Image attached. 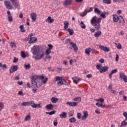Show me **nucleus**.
Here are the masks:
<instances>
[{
    "label": "nucleus",
    "mask_w": 127,
    "mask_h": 127,
    "mask_svg": "<svg viewBox=\"0 0 127 127\" xmlns=\"http://www.w3.org/2000/svg\"><path fill=\"white\" fill-rule=\"evenodd\" d=\"M90 52H91V48H88L85 50V53L86 55H90Z\"/></svg>",
    "instance_id": "obj_32"
},
{
    "label": "nucleus",
    "mask_w": 127,
    "mask_h": 127,
    "mask_svg": "<svg viewBox=\"0 0 127 127\" xmlns=\"http://www.w3.org/2000/svg\"><path fill=\"white\" fill-rule=\"evenodd\" d=\"M127 120H124L121 124L120 127H125L126 126H127Z\"/></svg>",
    "instance_id": "obj_29"
},
{
    "label": "nucleus",
    "mask_w": 127,
    "mask_h": 127,
    "mask_svg": "<svg viewBox=\"0 0 127 127\" xmlns=\"http://www.w3.org/2000/svg\"><path fill=\"white\" fill-rule=\"evenodd\" d=\"M24 66H25V67L26 70H29V69H30V64H25Z\"/></svg>",
    "instance_id": "obj_46"
},
{
    "label": "nucleus",
    "mask_w": 127,
    "mask_h": 127,
    "mask_svg": "<svg viewBox=\"0 0 127 127\" xmlns=\"http://www.w3.org/2000/svg\"><path fill=\"white\" fill-rule=\"evenodd\" d=\"M18 4H19V3L18 2H17L14 4H13V5H14V6L16 8H17V7H18Z\"/></svg>",
    "instance_id": "obj_54"
},
{
    "label": "nucleus",
    "mask_w": 127,
    "mask_h": 127,
    "mask_svg": "<svg viewBox=\"0 0 127 127\" xmlns=\"http://www.w3.org/2000/svg\"><path fill=\"white\" fill-rule=\"evenodd\" d=\"M31 18H32V21H35L37 17V14L36 13H32L30 14Z\"/></svg>",
    "instance_id": "obj_13"
},
{
    "label": "nucleus",
    "mask_w": 127,
    "mask_h": 127,
    "mask_svg": "<svg viewBox=\"0 0 127 127\" xmlns=\"http://www.w3.org/2000/svg\"><path fill=\"white\" fill-rule=\"evenodd\" d=\"M46 22H49V23H52L54 22V19L52 18L51 17L49 16L47 19H46Z\"/></svg>",
    "instance_id": "obj_22"
},
{
    "label": "nucleus",
    "mask_w": 127,
    "mask_h": 127,
    "mask_svg": "<svg viewBox=\"0 0 127 127\" xmlns=\"http://www.w3.org/2000/svg\"><path fill=\"white\" fill-rule=\"evenodd\" d=\"M123 100H124V101H127V96H123Z\"/></svg>",
    "instance_id": "obj_64"
},
{
    "label": "nucleus",
    "mask_w": 127,
    "mask_h": 127,
    "mask_svg": "<svg viewBox=\"0 0 127 127\" xmlns=\"http://www.w3.org/2000/svg\"><path fill=\"white\" fill-rule=\"evenodd\" d=\"M10 1H11L12 4L16 3V2H17V0H10Z\"/></svg>",
    "instance_id": "obj_59"
},
{
    "label": "nucleus",
    "mask_w": 127,
    "mask_h": 127,
    "mask_svg": "<svg viewBox=\"0 0 127 127\" xmlns=\"http://www.w3.org/2000/svg\"><path fill=\"white\" fill-rule=\"evenodd\" d=\"M17 65H13L9 69V73L10 74H12L13 72H15V71H17L18 70Z\"/></svg>",
    "instance_id": "obj_9"
},
{
    "label": "nucleus",
    "mask_w": 127,
    "mask_h": 127,
    "mask_svg": "<svg viewBox=\"0 0 127 127\" xmlns=\"http://www.w3.org/2000/svg\"><path fill=\"white\" fill-rule=\"evenodd\" d=\"M19 74H18V75H16L15 77V78H14V80H19Z\"/></svg>",
    "instance_id": "obj_60"
},
{
    "label": "nucleus",
    "mask_w": 127,
    "mask_h": 127,
    "mask_svg": "<svg viewBox=\"0 0 127 127\" xmlns=\"http://www.w3.org/2000/svg\"><path fill=\"white\" fill-rule=\"evenodd\" d=\"M8 17V21H9L10 22H12V17L11 16V15H8L7 16Z\"/></svg>",
    "instance_id": "obj_45"
},
{
    "label": "nucleus",
    "mask_w": 127,
    "mask_h": 127,
    "mask_svg": "<svg viewBox=\"0 0 127 127\" xmlns=\"http://www.w3.org/2000/svg\"><path fill=\"white\" fill-rule=\"evenodd\" d=\"M31 103L32 102H30V101H29V102H24L22 103L21 104V105L23 107H26V106H30V105H31Z\"/></svg>",
    "instance_id": "obj_21"
},
{
    "label": "nucleus",
    "mask_w": 127,
    "mask_h": 127,
    "mask_svg": "<svg viewBox=\"0 0 127 127\" xmlns=\"http://www.w3.org/2000/svg\"><path fill=\"white\" fill-rule=\"evenodd\" d=\"M113 17L114 22H118L119 21V17L116 14H113Z\"/></svg>",
    "instance_id": "obj_27"
},
{
    "label": "nucleus",
    "mask_w": 127,
    "mask_h": 127,
    "mask_svg": "<svg viewBox=\"0 0 127 127\" xmlns=\"http://www.w3.org/2000/svg\"><path fill=\"white\" fill-rule=\"evenodd\" d=\"M99 20H100V21L102 20L101 18L99 17L98 18V17L94 16L91 18L90 20V23L92 25H94V24H96V23H98V21H99Z\"/></svg>",
    "instance_id": "obj_5"
},
{
    "label": "nucleus",
    "mask_w": 127,
    "mask_h": 127,
    "mask_svg": "<svg viewBox=\"0 0 127 127\" xmlns=\"http://www.w3.org/2000/svg\"><path fill=\"white\" fill-rule=\"evenodd\" d=\"M36 41H37V38L36 37L30 38V41H29L30 44L35 43Z\"/></svg>",
    "instance_id": "obj_19"
},
{
    "label": "nucleus",
    "mask_w": 127,
    "mask_h": 127,
    "mask_svg": "<svg viewBox=\"0 0 127 127\" xmlns=\"http://www.w3.org/2000/svg\"><path fill=\"white\" fill-rule=\"evenodd\" d=\"M123 116L126 118L125 120L127 121V112H124Z\"/></svg>",
    "instance_id": "obj_53"
},
{
    "label": "nucleus",
    "mask_w": 127,
    "mask_h": 127,
    "mask_svg": "<svg viewBox=\"0 0 127 127\" xmlns=\"http://www.w3.org/2000/svg\"><path fill=\"white\" fill-rule=\"evenodd\" d=\"M111 92H112V94H114V95H117V91H116V90L112 89Z\"/></svg>",
    "instance_id": "obj_58"
},
{
    "label": "nucleus",
    "mask_w": 127,
    "mask_h": 127,
    "mask_svg": "<svg viewBox=\"0 0 127 127\" xmlns=\"http://www.w3.org/2000/svg\"><path fill=\"white\" fill-rule=\"evenodd\" d=\"M94 11L98 14H101V10L99 9V8L96 7L94 8Z\"/></svg>",
    "instance_id": "obj_36"
},
{
    "label": "nucleus",
    "mask_w": 127,
    "mask_h": 127,
    "mask_svg": "<svg viewBox=\"0 0 127 127\" xmlns=\"http://www.w3.org/2000/svg\"><path fill=\"white\" fill-rule=\"evenodd\" d=\"M100 23H101V21L99 19L98 20L97 23L94 24V25H92L93 26H94L96 30H100V29H101V24Z\"/></svg>",
    "instance_id": "obj_8"
},
{
    "label": "nucleus",
    "mask_w": 127,
    "mask_h": 127,
    "mask_svg": "<svg viewBox=\"0 0 127 127\" xmlns=\"http://www.w3.org/2000/svg\"><path fill=\"white\" fill-rule=\"evenodd\" d=\"M57 72H59V73H60V72L61 71H62V68L61 67H57Z\"/></svg>",
    "instance_id": "obj_61"
},
{
    "label": "nucleus",
    "mask_w": 127,
    "mask_h": 127,
    "mask_svg": "<svg viewBox=\"0 0 127 127\" xmlns=\"http://www.w3.org/2000/svg\"><path fill=\"white\" fill-rule=\"evenodd\" d=\"M100 35H102V32L101 31L96 32L94 34L95 37H100Z\"/></svg>",
    "instance_id": "obj_28"
},
{
    "label": "nucleus",
    "mask_w": 127,
    "mask_h": 127,
    "mask_svg": "<svg viewBox=\"0 0 127 127\" xmlns=\"http://www.w3.org/2000/svg\"><path fill=\"white\" fill-rule=\"evenodd\" d=\"M120 77L121 78V79H122V80H124V82H125V83H127V75H125L124 74V73H120Z\"/></svg>",
    "instance_id": "obj_10"
},
{
    "label": "nucleus",
    "mask_w": 127,
    "mask_h": 127,
    "mask_svg": "<svg viewBox=\"0 0 127 127\" xmlns=\"http://www.w3.org/2000/svg\"><path fill=\"white\" fill-rule=\"evenodd\" d=\"M115 44H116V47H117V48H118V49H122V45H121V44L115 43Z\"/></svg>",
    "instance_id": "obj_44"
},
{
    "label": "nucleus",
    "mask_w": 127,
    "mask_h": 127,
    "mask_svg": "<svg viewBox=\"0 0 127 127\" xmlns=\"http://www.w3.org/2000/svg\"><path fill=\"white\" fill-rule=\"evenodd\" d=\"M21 56L22 57V58H26V55L25 53H24V52L22 51L21 53Z\"/></svg>",
    "instance_id": "obj_43"
},
{
    "label": "nucleus",
    "mask_w": 127,
    "mask_h": 127,
    "mask_svg": "<svg viewBox=\"0 0 127 127\" xmlns=\"http://www.w3.org/2000/svg\"><path fill=\"white\" fill-rule=\"evenodd\" d=\"M66 105H68L71 107H76V106H78V103L74 102H66Z\"/></svg>",
    "instance_id": "obj_17"
},
{
    "label": "nucleus",
    "mask_w": 127,
    "mask_h": 127,
    "mask_svg": "<svg viewBox=\"0 0 127 127\" xmlns=\"http://www.w3.org/2000/svg\"><path fill=\"white\" fill-rule=\"evenodd\" d=\"M114 2H125V0H113Z\"/></svg>",
    "instance_id": "obj_48"
},
{
    "label": "nucleus",
    "mask_w": 127,
    "mask_h": 127,
    "mask_svg": "<svg viewBox=\"0 0 127 127\" xmlns=\"http://www.w3.org/2000/svg\"><path fill=\"white\" fill-rule=\"evenodd\" d=\"M69 33V35H73L74 34V30L71 28H68L66 30Z\"/></svg>",
    "instance_id": "obj_30"
},
{
    "label": "nucleus",
    "mask_w": 127,
    "mask_h": 127,
    "mask_svg": "<svg viewBox=\"0 0 127 127\" xmlns=\"http://www.w3.org/2000/svg\"><path fill=\"white\" fill-rule=\"evenodd\" d=\"M77 118V119H78V120H80V119H82V114L78 113Z\"/></svg>",
    "instance_id": "obj_49"
},
{
    "label": "nucleus",
    "mask_w": 127,
    "mask_h": 127,
    "mask_svg": "<svg viewBox=\"0 0 127 127\" xmlns=\"http://www.w3.org/2000/svg\"><path fill=\"white\" fill-rule=\"evenodd\" d=\"M10 46H11L12 48H13V47H15V44L14 43L11 42L10 43Z\"/></svg>",
    "instance_id": "obj_51"
},
{
    "label": "nucleus",
    "mask_w": 127,
    "mask_h": 127,
    "mask_svg": "<svg viewBox=\"0 0 127 127\" xmlns=\"http://www.w3.org/2000/svg\"><path fill=\"white\" fill-rule=\"evenodd\" d=\"M118 21H119V23H122L123 25H125L126 22L125 21V19L123 16H120L119 17Z\"/></svg>",
    "instance_id": "obj_12"
},
{
    "label": "nucleus",
    "mask_w": 127,
    "mask_h": 127,
    "mask_svg": "<svg viewBox=\"0 0 127 127\" xmlns=\"http://www.w3.org/2000/svg\"><path fill=\"white\" fill-rule=\"evenodd\" d=\"M65 44H69V43H70L72 48H73L74 52H77V51H78V47H77V45L75 43L71 42V39H67L65 40Z\"/></svg>",
    "instance_id": "obj_4"
},
{
    "label": "nucleus",
    "mask_w": 127,
    "mask_h": 127,
    "mask_svg": "<svg viewBox=\"0 0 127 127\" xmlns=\"http://www.w3.org/2000/svg\"><path fill=\"white\" fill-rule=\"evenodd\" d=\"M46 58H47V59H51V58H52V57H51V56H50V55H46Z\"/></svg>",
    "instance_id": "obj_57"
},
{
    "label": "nucleus",
    "mask_w": 127,
    "mask_h": 127,
    "mask_svg": "<svg viewBox=\"0 0 127 127\" xmlns=\"http://www.w3.org/2000/svg\"><path fill=\"white\" fill-rule=\"evenodd\" d=\"M58 101H59V99L55 97H53L51 99V102H52V103H53L54 104H56Z\"/></svg>",
    "instance_id": "obj_20"
},
{
    "label": "nucleus",
    "mask_w": 127,
    "mask_h": 127,
    "mask_svg": "<svg viewBox=\"0 0 127 127\" xmlns=\"http://www.w3.org/2000/svg\"><path fill=\"white\" fill-rule=\"evenodd\" d=\"M80 25L83 29H85L86 28V25H85V24H84V22L83 21H81L80 23Z\"/></svg>",
    "instance_id": "obj_37"
},
{
    "label": "nucleus",
    "mask_w": 127,
    "mask_h": 127,
    "mask_svg": "<svg viewBox=\"0 0 127 127\" xmlns=\"http://www.w3.org/2000/svg\"><path fill=\"white\" fill-rule=\"evenodd\" d=\"M31 51L33 54V55H36L35 56V59L37 60H40V59H42L43 57H44V52H42L41 54V52H42V48L40 46H34L31 50Z\"/></svg>",
    "instance_id": "obj_2"
},
{
    "label": "nucleus",
    "mask_w": 127,
    "mask_h": 127,
    "mask_svg": "<svg viewBox=\"0 0 127 127\" xmlns=\"http://www.w3.org/2000/svg\"><path fill=\"white\" fill-rule=\"evenodd\" d=\"M49 48L48 49H49L50 50H51V49H52V48H53V46L51 44H49L48 45Z\"/></svg>",
    "instance_id": "obj_56"
},
{
    "label": "nucleus",
    "mask_w": 127,
    "mask_h": 127,
    "mask_svg": "<svg viewBox=\"0 0 127 127\" xmlns=\"http://www.w3.org/2000/svg\"><path fill=\"white\" fill-rule=\"evenodd\" d=\"M101 17L102 18H106V13L102 12L100 15Z\"/></svg>",
    "instance_id": "obj_50"
},
{
    "label": "nucleus",
    "mask_w": 127,
    "mask_h": 127,
    "mask_svg": "<svg viewBox=\"0 0 127 127\" xmlns=\"http://www.w3.org/2000/svg\"><path fill=\"white\" fill-rule=\"evenodd\" d=\"M81 98L80 97H76L74 98V101H76L77 103L81 102Z\"/></svg>",
    "instance_id": "obj_35"
},
{
    "label": "nucleus",
    "mask_w": 127,
    "mask_h": 127,
    "mask_svg": "<svg viewBox=\"0 0 127 127\" xmlns=\"http://www.w3.org/2000/svg\"><path fill=\"white\" fill-rule=\"evenodd\" d=\"M71 79L74 83H79L81 80V78L78 77H72Z\"/></svg>",
    "instance_id": "obj_24"
},
{
    "label": "nucleus",
    "mask_w": 127,
    "mask_h": 127,
    "mask_svg": "<svg viewBox=\"0 0 127 127\" xmlns=\"http://www.w3.org/2000/svg\"><path fill=\"white\" fill-rule=\"evenodd\" d=\"M18 61V59L15 57H14V60L13 61V63H16Z\"/></svg>",
    "instance_id": "obj_55"
},
{
    "label": "nucleus",
    "mask_w": 127,
    "mask_h": 127,
    "mask_svg": "<svg viewBox=\"0 0 127 127\" xmlns=\"http://www.w3.org/2000/svg\"><path fill=\"white\" fill-rule=\"evenodd\" d=\"M88 116H89V115L88 114V112L87 111H85L83 113V115H82V116H81V120H82L83 121L86 120V119L88 118Z\"/></svg>",
    "instance_id": "obj_18"
},
{
    "label": "nucleus",
    "mask_w": 127,
    "mask_h": 127,
    "mask_svg": "<svg viewBox=\"0 0 127 127\" xmlns=\"http://www.w3.org/2000/svg\"><path fill=\"white\" fill-rule=\"evenodd\" d=\"M96 106L99 107V108H105V105H103V104H100V103L98 102L95 104Z\"/></svg>",
    "instance_id": "obj_34"
},
{
    "label": "nucleus",
    "mask_w": 127,
    "mask_h": 127,
    "mask_svg": "<svg viewBox=\"0 0 127 127\" xmlns=\"http://www.w3.org/2000/svg\"><path fill=\"white\" fill-rule=\"evenodd\" d=\"M0 108H1V109H3V108H4V105H3V104L2 103H0Z\"/></svg>",
    "instance_id": "obj_62"
},
{
    "label": "nucleus",
    "mask_w": 127,
    "mask_h": 127,
    "mask_svg": "<svg viewBox=\"0 0 127 127\" xmlns=\"http://www.w3.org/2000/svg\"><path fill=\"white\" fill-rule=\"evenodd\" d=\"M56 81H58L57 84L59 86H62L64 83L62 81V77L61 76H57L55 77Z\"/></svg>",
    "instance_id": "obj_6"
},
{
    "label": "nucleus",
    "mask_w": 127,
    "mask_h": 127,
    "mask_svg": "<svg viewBox=\"0 0 127 127\" xmlns=\"http://www.w3.org/2000/svg\"><path fill=\"white\" fill-rule=\"evenodd\" d=\"M52 51H51V50L48 49L46 50L45 55H49L50 53H52Z\"/></svg>",
    "instance_id": "obj_39"
},
{
    "label": "nucleus",
    "mask_w": 127,
    "mask_h": 127,
    "mask_svg": "<svg viewBox=\"0 0 127 127\" xmlns=\"http://www.w3.org/2000/svg\"><path fill=\"white\" fill-rule=\"evenodd\" d=\"M99 48H101L102 50H103V51H105V52H109L110 51V49L107 47H104L102 45L99 46Z\"/></svg>",
    "instance_id": "obj_16"
},
{
    "label": "nucleus",
    "mask_w": 127,
    "mask_h": 127,
    "mask_svg": "<svg viewBox=\"0 0 127 127\" xmlns=\"http://www.w3.org/2000/svg\"><path fill=\"white\" fill-rule=\"evenodd\" d=\"M72 1H73L72 0H65V2L63 3V5L64 6H68V5H70V4L72 3Z\"/></svg>",
    "instance_id": "obj_14"
},
{
    "label": "nucleus",
    "mask_w": 127,
    "mask_h": 127,
    "mask_svg": "<svg viewBox=\"0 0 127 127\" xmlns=\"http://www.w3.org/2000/svg\"><path fill=\"white\" fill-rule=\"evenodd\" d=\"M88 12H91V11H90V10H87V9H86L84 11L80 14V16H86V15H87V13H88Z\"/></svg>",
    "instance_id": "obj_23"
},
{
    "label": "nucleus",
    "mask_w": 127,
    "mask_h": 127,
    "mask_svg": "<svg viewBox=\"0 0 127 127\" xmlns=\"http://www.w3.org/2000/svg\"><path fill=\"white\" fill-rule=\"evenodd\" d=\"M118 72V69H115L111 71L110 73L109 74V79H112V76L113 74H116Z\"/></svg>",
    "instance_id": "obj_15"
},
{
    "label": "nucleus",
    "mask_w": 127,
    "mask_h": 127,
    "mask_svg": "<svg viewBox=\"0 0 127 127\" xmlns=\"http://www.w3.org/2000/svg\"><path fill=\"white\" fill-rule=\"evenodd\" d=\"M45 108L46 109H47V110H49L50 111H51V110L53 109V105H52V104H48L46 106Z\"/></svg>",
    "instance_id": "obj_26"
},
{
    "label": "nucleus",
    "mask_w": 127,
    "mask_h": 127,
    "mask_svg": "<svg viewBox=\"0 0 127 127\" xmlns=\"http://www.w3.org/2000/svg\"><path fill=\"white\" fill-rule=\"evenodd\" d=\"M96 68L97 69H98V70H100L99 72L101 74L103 73H105V72H107L109 70V66H102V64H97Z\"/></svg>",
    "instance_id": "obj_3"
},
{
    "label": "nucleus",
    "mask_w": 127,
    "mask_h": 127,
    "mask_svg": "<svg viewBox=\"0 0 127 127\" xmlns=\"http://www.w3.org/2000/svg\"><path fill=\"white\" fill-rule=\"evenodd\" d=\"M99 62L100 63H104L105 62V60H104V59H101L100 60H99Z\"/></svg>",
    "instance_id": "obj_63"
},
{
    "label": "nucleus",
    "mask_w": 127,
    "mask_h": 127,
    "mask_svg": "<svg viewBox=\"0 0 127 127\" xmlns=\"http://www.w3.org/2000/svg\"><path fill=\"white\" fill-rule=\"evenodd\" d=\"M4 4L7 9H12L13 8V6L11 5L10 1L5 0L4 1Z\"/></svg>",
    "instance_id": "obj_7"
},
{
    "label": "nucleus",
    "mask_w": 127,
    "mask_h": 127,
    "mask_svg": "<svg viewBox=\"0 0 127 127\" xmlns=\"http://www.w3.org/2000/svg\"><path fill=\"white\" fill-rule=\"evenodd\" d=\"M69 26V22L64 21V29H67Z\"/></svg>",
    "instance_id": "obj_31"
},
{
    "label": "nucleus",
    "mask_w": 127,
    "mask_h": 127,
    "mask_svg": "<svg viewBox=\"0 0 127 127\" xmlns=\"http://www.w3.org/2000/svg\"><path fill=\"white\" fill-rule=\"evenodd\" d=\"M19 27L21 32H25V31H26V30L24 29L23 25H20Z\"/></svg>",
    "instance_id": "obj_33"
},
{
    "label": "nucleus",
    "mask_w": 127,
    "mask_h": 127,
    "mask_svg": "<svg viewBox=\"0 0 127 127\" xmlns=\"http://www.w3.org/2000/svg\"><path fill=\"white\" fill-rule=\"evenodd\" d=\"M47 115H49L50 116H52V115H54L55 114V111H51L50 112H46Z\"/></svg>",
    "instance_id": "obj_40"
},
{
    "label": "nucleus",
    "mask_w": 127,
    "mask_h": 127,
    "mask_svg": "<svg viewBox=\"0 0 127 127\" xmlns=\"http://www.w3.org/2000/svg\"><path fill=\"white\" fill-rule=\"evenodd\" d=\"M103 3H106L107 4H110V3H111V2H112V0H103Z\"/></svg>",
    "instance_id": "obj_38"
},
{
    "label": "nucleus",
    "mask_w": 127,
    "mask_h": 127,
    "mask_svg": "<svg viewBox=\"0 0 127 127\" xmlns=\"http://www.w3.org/2000/svg\"><path fill=\"white\" fill-rule=\"evenodd\" d=\"M60 117L62 119H66L67 118V113L66 112H63L60 115Z\"/></svg>",
    "instance_id": "obj_25"
},
{
    "label": "nucleus",
    "mask_w": 127,
    "mask_h": 127,
    "mask_svg": "<svg viewBox=\"0 0 127 127\" xmlns=\"http://www.w3.org/2000/svg\"><path fill=\"white\" fill-rule=\"evenodd\" d=\"M76 62H77V61L75 60L72 59L69 61L70 64H72V63H76Z\"/></svg>",
    "instance_id": "obj_52"
},
{
    "label": "nucleus",
    "mask_w": 127,
    "mask_h": 127,
    "mask_svg": "<svg viewBox=\"0 0 127 127\" xmlns=\"http://www.w3.org/2000/svg\"><path fill=\"white\" fill-rule=\"evenodd\" d=\"M30 103H31V104H30V106H31V107H32V108H33V109H35L37 108V107L40 108V104H36L34 103V101H31Z\"/></svg>",
    "instance_id": "obj_11"
},
{
    "label": "nucleus",
    "mask_w": 127,
    "mask_h": 127,
    "mask_svg": "<svg viewBox=\"0 0 127 127\" xmlns=\"http://www.w3.org/2000/svg\"><path fill=\"white\" fill-rule=\"evenodd\" d=\"M96 102H100V103H104L105 102V100L103 98H99L96 100Z\"/></svg>",
    "instance_id": "obj_47"
},
{
    "label": "nucleus",
    "mask_w": 127,
    "mask_h": 127,
    "mask_svg": "<svg viewBox=\"0 0 127 127\" xmlns=\"http://www.w3.org/2000/svg\"><path fill=\"white\" fill-rule=\"evenodd\" d=\"M31 78L32 88L33 89L32 91L33 93H36L37 90L36 89L42 86V82L43 84H45L48 81V78L47 77L45 78L43 75H33ZM41 80H42V81H41Z\"/></svg>",
    "instance_id": "obj_1"
},
{
    "label": "nucleus",
    "mask_w": 127,
    "mask_h": 127,
    "mask_svg": "<svg viewBox=\"0 0 127 127\" xmlns=\"http://www.w3.org/2000/svg\"><path fill=\"white\" fill-rule=\"evenodd\" d=\"M76 119H75V118H72L69 119V121L70 122V123H75V122H76Z\"/></svg>",
    "instance_id": "obj_41"
},
{
    "label": "nucleus",
    "mask_w": 127,
    "mask_h": 127,
    "mask_svg": "<svg viewBox=\"0 0 127 127\" xmlns=\"http://www.w3.org/2000/svg\"><path fill=\"white\" fill-rule=\"evenodd\" d=\"M31 119L30 115H27L26 117H25L24 121H29Z\"/></svg>",
    "instance_id": "obj_42"
}]
</instances>
